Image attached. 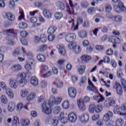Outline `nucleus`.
I'll list each match as a JSON object with an SVG mask.
<instances>
[{
    "instance_id": "nucleus-1",
    "label": "nucleus",
    "mask_w": 126,
    "mask_h": 126,
    "mask_svg": "<svg viewBox=\"0 0 126 126\" xmlns=\"http://www.w3.org/2000/svg\"><path fill=\"white\" fill-rule=\"evenodd\" d=\"M63 101V98L61 97H57L54 95H52L49 97V104L54 106V105H60Z\"/></svg>"
},
{
    "instance_id": "nucleus-2",
    "label": "nucleus",
    "mask_w": 126,
    "mask_h": 126,
    "mask_svg": "<svg viewBox=\"0 0 126 126\" xmlns=\"http://www.w3.org/2000/svg\"><path fill=\"white\" fill-rule=\"evenodd\" d=\"M69 6H66V11L68 13V14H73V15H77V13H74V8L75 7H77V3H72V1L71 0H69Z\"/></svg>"
},
{
    "instance_id": "nucleus-3",
    "label": "nucleus",
    "mask_w": 126,
    "mask_h": 126,
    "mask_svg": "<svg viewBox=\"0 0 126 126\" xmlns=\"http://www.w3.org/2000/svg\"><path fill=\"white\" fill-rule=\"evenodd\" d=\"M90 116L88 113H84L79 117V120L82 124H87L89 122Z\"/></svg>"
},
{
    "instance_id": "nucleus-4",
    "label": "nucleus",
    "mask_w": 126,
    "mask_h": 126,
    "mask_svg": "<svg viewBox=\"0 0 126 126\" xmlns=\"http://www.w3.org/2000/svg\"><path fill=\"white\" fill-rule=\"evenodd\" d=\"M68 120L69 123H75L77 120V114L71 112L68 115Z\"/></svg>"
},
{
    "instance_id": "nucleus-5",
    "label": "nucleus",
    "mask_w": 126,
    "mask_h": 126,
    "mask_svg": "<svg viewBox=\"0 0 126 126\" xmlns=\"http://www.w3.org/2000/svg\"><path fill=\"white\" fill-rule=\"evenodd\" d=\"M41 109L42 111H52L53 110V106L49 104H48L46 102H43L41 104Z\"/></svg>"
},
{
    "instance_id": "nucleus-6",
    "label": "nucleus",
    "mask_w": 126,
    "mask_h": 126,
    "mask_svg": "<svg viewBox=\"0 0 126 126\" xmlns=\"http://www.w3.org/2000/svg\"><path fill=\"white\" fill-rule=\"evenodd\" d=\"M35 64V61L33 59H31L28 61L25 68L27 70H31L32 69V65Z\"/></svg>"
},
{
    "instance_id": "nucleus-7",
    "label": "nucleus",
    "mask_w": 126,
    "mask_h": 126,
    "mask_svg": "<svg viewBox=\"0 0 126 126\" xmlns=\"http://www.w3.org/2000/svg\"><path fill=\"white\" fill-rule=\"evenodd\" d=\"M77 92L75 88L73 87L69 88L68 89V94L71 98H75Z\"/></svg>"
},
{
    "instance_id": "nucleus-8",
    "label": "nucleus",
    "mask_w": 126,
    "mask_h": 126,
    "mask_svg": "<svg viewBox=\"0 0 126 126\" xmlns=\"http://www.w3.org/2000/svg\"><path fill=\"white\" fill-rule=\"evenodd\" d=\"M114 89H116L118 95H122L123 94V88L120 83L117 82H115L114 84Z\"/></svg>"
},
{
    "instance_id": "nucleus-9",
    "label": "nucleus",
    "mask_w": 126,
    "mask_h": 126,
    "mask_svg": "<svg viewBox=\"0 0 126 126\" xmlns=\"http://www.w3.org/2000/svg\"><path fill=\"white\" fill-rule=\"evenodd\" d=\"M57 48L59 50L60 55L61 56H64L65 55V47L64 46L63 44H58L57 46Z\"/></svg>"
},
{
    "instance_id": "nucleus-10",
    "label": "nucleus",
    "mask_w": 126,
    "mask_h": 126,
    "mask_svg": "<svg viewBox=\"0 0 126 126\" xmlns=\"http://www.w3.org/2000/svg\"><path fill=\"white\" fill-rule=\"evenodd\" d=\"M9 85L12 89H16L18 86V81L17 80L10 79L9 80Z\"/></svg>"
},
{
    "instance_id": "nucleus-11",
    "label": "nucleus",
    "mask_w": 126,
    "mask_h": 126,
    "mask_svg": "<svg viewBox=\"0 0 126 126\" xmlns=\"http://www.w3.org/2000/svg\"><path fill=\"white\" fill-rule=\"evenodd\" d=\"M103 106L98 105L96 107L94 104L90 105L89 110V111H102L103 110Z\"/></svg>"
},
{
    "instance_id": "nucleus-12",
    "label": "nucleus",
    "mask_w": 126,
    "mask_h": 126,
    "mask_svg": "<svg viewBox=\"0 0 126 126\" xmlns=\"http://www.w3.org/2000/svg\"><path fill=\"white\" fill-rule=\"evenodd\" d=\"M43 14L44 17H45V18H47V19H51L53 15L52 12H51L49 9H44L43 11Z\"/></svg>"
},
{
    "instance_id": "nucleus-13",
    "label": "nucleus",
    "mask_w": 126,
    "mask_h": 126,
    "mask_svg": "<svg viewBox=\"0 0 126 126\" xmlns=\"http://www.w3.org/2000/svg\"><path fill=\"white\" fill-rule=\"evenodd\" d=\"M6 39L9 41L8 42V45L10 46H13V45H15V41H12L14 40V36L12 35H8L6 37Z\"/></svg>"
},
{
    "instance_id": "nucleus-14",
    "label": "nucleus",
    "mask_w": 126,
    "mask_h": 126,
    "mask_svg": "<svg viewBox=\"0 0 126 126\" xmlns=\"http://www.w3.org/2000/svg\"><path fill=\"white\" fill-rule=\"evenodd\" d=\"M75 38H76V35L74 33H71L66 35L65 39L67 42H70V41H72V40H75Z\"/></svg>"
},
{
    "instance_id": "nucleus-15",
    "label": "nucleus",
    "mask_w": 126,
    "mask_h": 126,
    "mask_svg": "<svg viewBox=\"0 0 126 126\" xmlns=\"http://www.w3.org/2000/svg\"><path fill=\"white\" fill-rule=\"evenodd\" d=\"M78 106L81 111H85V105H84V102L82 99H80L77 100Z\"/></svg>"
},
{
    "instance_id": "nucleus-16",
    "label": "nucleus",
    "mask_w": 126,
    "mask_h": 126,
    "mask_svg": "<svg viewBox=\"0 0 126 126\" xmlns=\"http://www.w3.org/2000/svg\"><path fill=\"white\" fill-rule=\"evenodd\" d=\"M109 42H112L115 43V44H120L121 43V39L118 37L115 36L109 37Z\"/></svg>"
},
{
    "instance_id": "nucleus-17",
    "label": "nucleus",
    "mask_w": 126,
    "mask_h": 126,
    "mask_svg": "<svg viewBox=\"0 0 126 126\" xmlns=\"http://www.w3.org/2000/svg\"><path fill=\"white\" fill-rule=\"evenodd\" d=\"M110 117H113V112L109 111L107 114H105L103 117L104 122H108L110 120Z\"/></svg>"
},
{
    "instance_id": "nucleus-18",
    "label": "nucleus",
    "mask_w": 126,
    "mask_h": 126,
    "mask_svg": "<svg viewBox=\"0 0 126 126\" xmlns=\"http://www.w3.org/2000/svg\"><path fill=\"white\" fill-rule=\"evenodd\" d=\"M5 93L6 95H7L8 97H9L10 99H13V97H14V94H13V92L10 90L9 88H7V89H6Z\"/></svg>"
},
{
    "instance_id": "nucleus-19",
    "label": "nucleus",
    "mask_w": 126,
    "mask_h": 126,
    "mask_svg": "<svg viewBox=\"0 0 126 126\" xmlns=\"http://www.w3.org/2000/svg\"><path fill=\"white\" fill-rule=\"evenodd\" d=\"M22 69V67L19 64L13 65L11 67V70L14 72H17V71H19Z\"/></svg>"
},
{
    "instance_id": "nucleus-20",
    "label": "nucleus",
    "mask_w": 126,
    "mask_h": 126,
    "mask_svg": "<svg viewBox=\"0 0 126 126\" xmlns=\"http://www.w3.org/2000/svg\"><path fill=\"white\" fill-rule=\"evenodd\" d=\"M56 6L59 9H61V10H64V4L62 1H58L56 2Z\"/></svg>"
},
{
    "instance_id": "nucleus-21",
    "label": "nucleus",
    "mask_w": 126,
    "mask_h": 126,
    "mask_svg": "<svg viewBox=\"0 0 126 126\" xmlns=\"http://www.w3.org/2000/svg\"><path fill=\"white\" fill-rule=\"evenodd\" d=\"M5 15L7 19H8V20H10V21H13L15 18L14 15L11 13H7Z\"/></svg>"
},
{
    "instance_id": "nucleus-22",
    "label": "nucleus",
    "mask_w": 126,
    "mask_h": 126,
    "mask_svg": "<svg viewBox=\"0 0 126 126\" xmlns=\"http://www.w3.org/2000/svg\"><path fill=\"white\" fill-rule=\"evenodd\" d=\"M31 83L33 86H37L39 83L38 79L36 77H32L31 80Z\"/></svg>"
},
{
    "instance_id": "nucleus-23",
    "label": "nucleus",
    "mask_w": 126,
    "mask_h": 126,
    "mask_svg": "<svg viewBox=\"0 0 126 126\" xmlns=\"http://www.w3.org/2000/svg\"><path fill=\"white\" fill-rule=\"evenodd\" d=\"M89 86H88V90H89L90 91H95L96 90V88L92 83V82L89 81Z\"/></svg>"
},
{
    "instance_id": "nucleus-24",
    "label": "nucleus",
    "mask_w": 126,
    "mask_h": 126,
    "mask_svg": "<svg viewBox=\"0 0 126 126\" xmlns=\"http://www.w3.org/2000/svg\"><path fill=\"white\" fill-rule=\"evenodd\" d=\"M36 97V94L34 93H32L30 94H29L27 97V101H32L33 99Z\"/></svg>"
},
{
    "instance_id": "nucleus-25",
    "label": "nucleus",
    "mask_w": 126,
    "mask_h": 126,
    "mask_svg": "<svg viewBox=\"0 0 126 126\" xmlns=\"http://www.w3.org/2000/svg\"><path fill=\"white\" fill-rule=\"evenodd\" d=\"M86 67L84 65H81L77 68V71L79 74L82 75L85 71Z\"/></svg>"
},
{
    "instance_id": "nucleus-26",
    "label": "nucleus",
    "mask_w": 126,
    "mask_h": 126,
    "mask_svg": "<svg viewBox=\"0 0 126 126\" xmlns=\"http://www.w3.org/2000/svg\"><path fill=\"white\" fill-rule=\"evenodd\" d=\"M29 93V92L28 91V90L27 89H23L20 92V95L21 97L23 98H25L27 95H28V94Z\"/></svg>"
},
{
    "instance_id": "nucleus-27",
    "label": "nucleus",
    "mask_w": 126,
    "mask_h": 126,
    "mask_svg": "<svg viewBox=\"0 0 126 126\" xmlns=\"http://www.w3.org/2000/svg\"><path fill=\"white\" fill-rule=\"evenodd\" d=\"M15 103L14 102H9L8 105V111H14L15 109Z\"/></svg>"
},
{
    "instance_id": "nucleus-28",
    "label": "nucleus",
    "mask_w": 126,
    "mask_h": 126,
    "mask_svg": "<svg viewBox=\"0 0 126 126\" xmlns=\"http://www.w3.org/2000/svg\"><path fill=\"white\" fill-rule=\"evenodd\" d=\"M81 60L84 62H87L88 61H91V56L87 55H82L81 57Z\"/></svg>"
},
{
    "instance_id": "nucleus-29",
    "label": "nucleus",
    "mask_w": 126,
    "mask_h": 126,
    "mask_svg": "<svg viewBox=\"0 0 126 126\" xmlns=\"http://www.w3.org/2000/svg\"><path fill=\"white\" fill-rule=\"evenodd\" d=\"M57 31V28L55 26H52L48 28L47 30V32L49 34H54V32Z\"/></svg>"
},
{
    "instance_id": "nucleus-30",
    "label": "nucleus",
    "mask_w": 126,
    "mask_h": 126,
    "mask_svg": "<svg viewBox=\"0 0 126 126\" xmlns=\"http://www.w3.org/2000/svg\"><path fill=\"white\" fill-rule=\"evenodd\" d=\"M49 69V67H48L46 65H41L40 67V74H43L44 71H47Z\"/></svg>"
},
{
    "instance_id": "nucleus-31",
    "label": "nucleus",
    "mask_w": 126,
    "mask_h": 126,
    "mask_svg": "<svg viewBox=\"0 0 126 126\" xmlns=\"http://www.w3.org/2000/svg\"><path fill=\"white\" fill-rule=\"evenodd\" d=\"M20 122L21 125L24 126H29V125H30V120L29 119H22Z\"/></svg>"
},
{
    "instance_id": "nucleus-32",
    "label": "nucleus",
    "mask_w": 126,
    "mask_h": 126,
    "mask_svg": "<svg viewBox=\"0 0 126 126\" xmlns=\"http://www.w3.org/2000/svg\"><path fill=\"white\" fill-rule=\"evenodd\" d=\"M37 60L41 63H44L46 61V58L43 55L39 54L37 56Z\"/></svg>"
},
{
    "instance_id": "nucleus-33",
    "label": "nucleus",
    "mask_w": 126,
    "mask_h": 126,
    "mask_svg": "<svg viewBox=\"0 0 126 126\" xmlns=\"http://www.w3.org/2000/svg\"><path fill=\"white\" fill-rule=\"evenodd\" d=\"M47 49H48V45L46 44L40 45L38 47V50L39 52H44Z\"/></svg>"
},
{
    "instance_id": "nucleus-34",
    "label": "nucleus",
    "mask_w": 126,
    "mask_h": 126,
    "mask_svg": "<svg viewBox=\"0 0 126 126\" xmlns=\"http://www.w3.org/2000/svg\"><path fill=\"white\" fill-rule=\"evenodd\" d=\"M78 34L80 38H85L87 36V32L85 31H81L78 32Z\"/></svg>"
},
{
    "instance_id": "nucleus-35",
    "label": "nucleus",
    "mask_w": 126,
    "mask_h": 126,
    "mask_svg": "<svg viewBox=\"0 0 126 126\" xmlns=\"http://www.w3.org/2000/svg\"><path fill=\"white\" fill-rule=\"evenodd\" d=\"M113 20L115 21V22H122L123 21V17L122 16H116L113 17Z\"/></svg>"
},
{
    "instance_id": "nucleus-36",
    "label": "nucleus",
    "mask_w": 126,
    "mask_h": 126,
    "mask_svg": "<svg viewBox=\"0 0 126 126\" xmlns=\"http://www.w3.org/2000/svg\"><path fill=\"white\" fill-rule=\"evenodd\" d=\"M124 119L120 118L118 119L116 121V125L117 126H122L123 125H124Z\"/></svg>"
},
{
    "instance_id": "nucleus-37",
    "label": "nucleus",
    "mask_w": 126,
    "mask_h": 126,
    "mask_svg": "<svg viewBox=\"0 0 126 126\" xmlns=\"http://www.w3.org/2000/svg\"><path fill=\"white\" fill-rule=\"evenodd\" d=\"M28 82V80L26 79H21L19 81V85H22V86H24V85H26L27 83Z\"/></svg>"
},
{
    "instance_id": "nucleus-38",
    "label": "nucleus",
    "mask_w": 126,
    "mask_h": 126,
    "mask_svg": "<svg viewBox=\"0 0 126 126\" xmlns=\"http://www.w3.org/2000/svg\"><path fill=\"white\" fill-rule=\"evenodd\" d=\"M75 47H76V43L74 42H70L68 45L69 50H73Z\"/></svg>"
},
{
    "instance_id": "nucleus-39",
    "label": "nucleus",
    "mask_w": 126,
    "mask_h": 126,
    "mask_svg": "<svg viewBox=\"0 0 126 126\" xmlns=\"http://www.w3.org/2000/svg\"><path fill=\"white\" fill-rule=\"evenodd\" d=\"M118 7H119V8L120 9V10H122V11H124V12H126V8L124 5V3H123V2H120L118 3Z\"/></svg>"
},
{
    "instance_id": "nucleus-40",
    "label": "nucleus",
    "mask_w": 126,
    "mask_h": 126,
    "mask_svg": "<svg viewBox=\"0 0 126 126\" xmlns=\"http://www.w3.org/2000/svg\"><path fill=\"white\" fill-rule=\"evenodd\" d=\"M75 54H79L81 52V47L79 46H76L73 49Z\"/></svg>"
},
{
    "instance_id": "nucleus-41",
    "label": "nucleus",
    "mask_w": 126,
    "mask_h": 126,
    "mask_svg": "<svg viewBox=\"0 0 126 126\" xmlns=\"http://www.w3.org/2000/svg\"><path fill=\"white\" fill-rule=\"evenodd\" d=\"M96 12V8L95 7H90L88 9V13L89 14H94Z\"/></svg>"
},
{
    "instance_id": "nucleus-42",
    "label": "nucleus",
    "mask_w": 126,
    "mask_h": 126,
    "mask_svg": "<svg viewBox=\"0 0 126 126\" xmlns=\"http://www.w3.org/2000/svg\"><path fill=\"white\" fill-rule=\"evenodd\" d=\"M1 102L2 104H7L8 103V100L5 95H2L1 96Z\"/></svg>"
},
{
    "instance_id": "nucleus-43",
    "label": "nucleus",
    "mask_w": 126,
    "mask_h": 126,
    "mask_svg": "<svg viewBox=\"0 0 126 126\" xmlns=\"http://www.w3.org/2000/svg\"><path fill=\"white\" fill-rule=\"evenodd\" d=\"M123 107L124 108H123V106L120 107L119 105H117L115 107V110L117 111V110H121L122 111H126V103L123 105Z\"/></svg>"
},
{
    "instance_id": "nucleus-44",
    "label": "nucleus",
    "mask_w": 126,
    "mask_h": 126,
    "mask_svg": "<svg viewBox=\"0 0 126 126\" xmlns=\"http://www.w3.org/2000/svg\"><path fill=\"white\" fill-rule=\"evenodd\" d=\"M62 106L63 109H68V107H69V103H68V101H65L62 103Z\"/></svg>"
},
{
    "instance_id": "nucleus-45",
    "label": "nucleus",
    "mask_w": 126,
    "mask_h": 126,
    "mask_svg": "<svg viewBox=\"0 0 126 126\" xmlns=\"http://www.w3.org/2000/svg\"><path fill=\"white\" fill-rule=\"evenodd\" d=\"M47 85H48V83L46 80L41 81L40 82V87L41 88H45V87H47Z\"/></svg>"
},
{
    "instance_id": "nucleus-46",
    "label": "nucleus",
    "mask_w": 126,
    "mask_h": 126,
    "mask_svg": "<svg viewBox=\"0 0 126 126\" xmlns=\"http://www.w3.org/2000/svg\"><path fill=\"white\" fill-rule=\"evenodd\" d=\"M55 17L56 19H61L63 17V13L62 12H56L55 14Z\"/></svg>"
},
{
    "instance_id": "nucleus-47",
    "label": "nucleus",
    "mask_w": 126,
    "mask_h": 126,
    "mask_svg": "<svg viewBox=\"0 0 126 126\" xmlns=\"http://www.w3.org/2000/svg\"><path fill=\"white\" fill-rule=\"evenodd\" d=\"M14 2H15V1L10 0L9 1L8 5L10 8H11V9L15 7V3H14Z\"/></svg>"
},
{
    "instance_id": "nucleus-48",
    "label": "nucleus",
    "mask_w": 126,
    "mask_h": 126,
    "mask_svg": "<svg viewBox=\"0 0 126 126\" xmlns=\"http://www.w3.org/2000/svg\"><path fill=\"white\" fill-rule=\"evenodd\" d=\"M40 41L42 43H46L47 42V36L45 34H41L40 35Z\"/></svg>"
},
{
    "instance_id": "nucleus-49",
    "label": "nucleus",
    "mask_w": 126,
    "mask_h": 126,
    "mask_svg": "<svg viewBox=\"0 0 126 126\" xmlns=\"http://www.w3.org/2000/svg\"><path fill=\"white\" fill-rule=\"evenodd\" d=\"M52 124L54 126H58V124H59V118H54L52 120Z\"/></svg>"
},
{
    "instance_id": "nucleus-50",
    "label": "nucleus",
    "mask_w": 126,
    "mask_h": 126,
    "mask_svg": "<svg viewBox=\"0 0 126 126\" xmlns=\"http://www.w3.org/2000/svg\"><path fill=\"white\" fill-rule=\"evenodd\" d=\"M45 99V96L43 95H41L40 96L37 97V103H42L44 101Z\"/></svg>"
},
{
    "instance_id": "nucleus-51",
    "label": "nucleus",
    "mask_w": 126,
    "mask_h": 126,
    "mask_svg": "<svg viewBox=\"0 0 126 126\" xmlns=\"http://www.w3.org/2000/svg\"><path fill=\"white\" fill-rule=\"evenodd\" d=\"M107 99L109 102L110 106H113V105H115V104H116V101H115V100H114V98L113 97H109Z\"/></svg>"
},
{
    "instance_id": "nucleus-52",
    "label": "nucleus",
    "mask_w": 126,
    "mask_h": 126,
    "mask_svg": "<svg viewBox=\"0 0 126 126\" xmlns=\"http://www.w3.org/2000/svg\"><path fill=\"white\" fill-rule=\"evenodd\" d=\"M0 87H1V88H2V89L3 90H6V89H7L6 84H5V83L3 82H0Z\"/></svg>"
},
{
    "instance_id": "nucleus-53",
    "label": "nucleus",
    "mask_w": 126,
    "mask_h": 126,
    "mask_svg": "<svg viewBox=\"0 0 126 126\" xmlns=\"http://www.w3.org/2000/svg\"><path fill=\"white\" fill-rule=\"evenodd\" d=\"M27 26V24L26 23H21L20 24L19 28L21 29H26Z\"/></svg>"
},
{
    "instance_id": "nucleus-54",
    "label": "nucleus",
    "mask_w": 126,
    "mask_h": 126,
    "mask_svg": "<svg viewBox=\"0 0 126 126\" xmlns=\"http://www.w3.org/2000/svg\"><path fill=\"white\" fill-rule=\"evenodd\" d=\"M23 108V103H19L16 105V109L19 111L22 110Z\"/></svg>"
},
{
    "instance_id": "nucleus-55",
    "label": "nucleus",
    "mask_w": 126,
    "mask_h": 126,
    "mask_svg": "<svg viewBox=\"0 0 126 126\" xmlns=\"http://www.w3.org/2000/svg\"><path fill=\"white\" fill-rule=\"evenodd\" d=\"M63 83L62 81H58L57 83V88H63Z\"/></svg>"
},
{
    "instance_id": "nucleus-56",
    "label": "nucleus",
    "mask_w": 126,
    "mask_h": 126,
    "mask_svg": "<svg viewBox=\"0 0 126 126\" xmlns=\"http://www.w3.org/2000/svg\"><path fill=\"white\" fill-rule=\"evenodd\" d=\"M121 82L122 84V86L124 89L126 91V81L124 79H121Z\"/></svg>"
},
{
    "instance_id": "nucleus-57",
    "label": "nucleus",
    "mask_w": 126,
    "mask_h": 126,
    "mask_svg": "<svg viewBox=\"0 0 126 126\" xmlns=\"http://www.w3.org/2000/svg\"><path fill=\"white\" fill-rule=\"evenodd\" d=\"M110 63L112 67H113L114 68H116L117 66H118V64L117 63V62L115 60H111Z\"/></svg>"
},
{
    "instance_id": "nucleus-58",
    "label": "nucleus",
    "mask_w": 126,
    "mask_h": 126,
    "mask_svg": "<svg viewBox=\"0 0 126 126\" xmlns=\"http://www.w3.org/2000/svg\"><path fill=\"white\" fill-rule=\"evenodd\" d=\"M20 35L23 37V38H25V37H27V36H28V33L26 31H22L20 32Z\"/></svg>"
},
{
    "instance_id": "nucleus-59",
    "label": "nucleus",
    "mask_w": 126,
    "mask_h": 126,
    "mask_svg": "<svg viewBox=\"0 0 126 126\" xmlns=\"http://www.w3.org/2000/svg\"><path fill=\"white\" fill-rule=\"evenodd\" d=\"M95 49L97 51H103V50H104L105 48L102 45H96Z\"/></svg>"
},
{
    "instance_id": "nucleus-60",
    "label": "nucleus",
    "mask_w": 126,
    "mask_h": 126,
    "mask_svg": "<svg viewBox=\"0 0 126 126\" xmlns=\"http://www.w3.org/2000/svg\"><path fill=\"white\" fill-rule=\"evenodd\" d=\"M60 122L62 124H66L67 123V118L66 117H63L60 118Z\"/></svg>"
},
{
    "instance_id": "nucleus-61",
    "label": "nucleus",
    "mask_w": 126,
    "mask_h": 126,
    "mask_svg": "<svg viewBox=\"0 0 126 126\" xmlns=\"http://www.w3.org/2000/svg\"><path fill=\"white\" fill-rule=\"evenodd\" d=\"M52 75V71H49L43 75V77L44 78H47V77H49V76H51Z\"/></svg>"
},
{
    "instance_id": "nucleus-62",
    "label": "nucleus",
    "mask_w": 126,
    "mask_h": 126,
    "mask_svg": "<svg viewBox=\"0 0 126 126\" xmlns=\"http://www.w3.org/2000/svg\"><path fill=\"white\" fill-rule=\"evenodd\" d=\"M54 39H55L54 35L50 34V35L48 36V41H49V42H52V41H54Z\"/></svg>"
},
{
    "instance_id": "nucleus-63",
    "label": "nucleus",
    "mask_w": 126,
    "mask_h": 126,
    "mask_svg": "<svg viewBox=\"0 0 126 126\" xmlns=\"http://www.w3.org/2000/svg\"><path fill=\"white\" fill-rule=\"evenodd\" d=\"M20 15L19 16L18 20L20 21H21L22 19H24L25 16H24V13L23 12H20Z\"/></svg>"
},
{
    "instance_id": "nucleus-64",
    "label": "nucleus",
    "mask_w": 126,
    "mask_h": 126,
    "mask_svg": "<svg viewBox=\"0 0 126 126\" xmlns=\"http://www.w3.org/2000/svg\"><path fill=\"white\" fill-rule=\"evenodd\" d=\"M115 114H117V115H120V116H126V113H122L121 111H115Z\"/></svg>"
}]
</instances>
